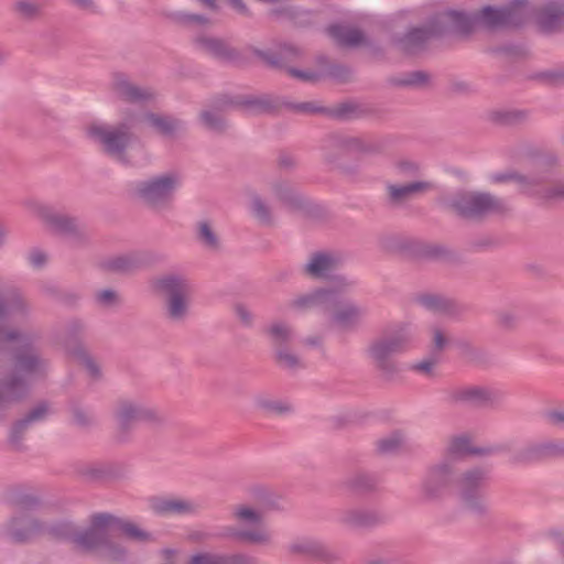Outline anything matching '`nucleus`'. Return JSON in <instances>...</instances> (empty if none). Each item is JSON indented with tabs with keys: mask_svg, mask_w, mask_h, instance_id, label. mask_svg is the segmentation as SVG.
Listing matches in <instances>:
<instances>
[{
	"mask_svg": "<svg viewBox=\"0 0 564 564\" xmlns=\"http://www.w3.org/2000/svg\"><path fill=\"white\" fill-rule=\"evenodd\" d=\"M253 497L257 506L240 503L232 509L231 517L242 529L236 536L251 544H267L271 535L265 529L263 521L268 511L279 508V497L267 488H254Z\"/></svg>",
	"mask_w": 564,
	"mask_h": 564,
	"instance_id": "7ed1b4c3",
	"label": "nucleus"
},
{
	"mask_svg": "<svg viewBox=\"0 0 564 564\" xmlns=\"http://www.w3.org/2000/svg\"><path fill=\"white\" fill-rule=\"evenodd\" d=\"M447 18L453 31L459 35H469L478 28V14L470 17L464 12L448 11Z\"/></svg>",
	"mask_w": 564,
	"mask_h": 564,
	"instance_id": "c85d7f7f",
	"label": "nucleus"
},
{
	"mask_svg": "<svg viewBox=\"0 0 564 564\" xmlns=\"http://www.w3.org/2000/svg\"><path fill=\"white\" fill-rule=\"evenodd\" d=\"M330 311L333 312L332 322L343 329L354 328L360 323L365 315V308L351 301H345L338 304H336L335 301Z\"/></svg>",
	"mask_w": 564,
	"mask_h": 564,
	"instance_id": "4be33fe9",
	"label": "nucleus"
},
{
	"mask_svg": "<svg viewBox=\"0 0 564 564\" xmlns=\"http://www.w3.org/2000/svg\"><path fill=\"white\" fill-rule=\"evenodd\" d=\"M399 169L410 174H415L419 171V166L415 163L402 162L399 164Z\"/></svg>",
	"mask_w": 564,
	"mask_h": 564,
	"instance_id": "774afa93",
	"label": "nucleus"
},
{
	"mask_svg": "<svg viewBox=\"0 0 564 564\" xmlns=\"http://www.w3.org/2000/svg\"><path fill=\"white\" fill-rule=\"evenodd\" d=\"M426 80V75L423 73H413L409 79H406L404 83L408 85H417L421 83H424Z\"/></svg>",
	"mask_w": 564,
	"mask_h": 564,
	"instance_id": "338daca9",
	"label": "nucleus"
},
{
	"mask_svg": "<svg viewBox=\"0 0 564 564\" xmlns=\"http://www.w3.org/2000/svg\"><path fill=\"white\" fill-rule=\"evenodd\" d=\"M74 419L79 425H88L93 421L91 415L82 410H76L74 412Z\"/></svg>",
	"mask_w": 564,
	"mask_h": 564,
	"instance_id": "e2e57ef3",
	"label": "nucleus"
},
{
	"mask_svg": "<svg viewBox=\"0 0 564 564\" xmlns=\"http://www.w3.org/2000/svg\"><path fill=\"white\" fill-rule=\"evenodd\" d=\"M446 399L453 404L488 405L498 403L499 394L486 387L465 386L449 389Z\"/></svg>",
	"mask_w": 564,
	"mask_h": 564,
	"instance_id": "2eb2a0df",
	"label": "nucleus"
},
{
	"mask_svg": "<svg viewBox=\"0 0 564 564\" xmlns=\"http://www.w3.org/2000/svg\"><path fill=\"white\" fill-rule=\"evenodd\" d=\"M432 187V183L417 180L408 184H388L387 191L391 203L403 204L409 199L429 192Z\"/></svg>",
	"mask_w": 564,
	"mask_h": 564,
	"instance_id": "5701e85b",
	"label": "nucleus"
},
{
	"mask_svg": "<svg viewBox=\"0 0 564 564\" xmlns=\"http://www.w3.org/2000/svg\"><path fill=\"white\" fill-rule=\"evenodd\" d=\"M47 0H15L13 11L15 14L26 21H33L41 17Z\"/></svg>",
	"mask_w": 564,
	"mask_h": 564,
	"instance_id": "c756f323",
	"label": "nucleus"
},
{
	"mask_svg": "<svg viewBox=\"0 0 564 564\" xmlns=\"http://www.w3.org/2000/svg\"><path fill=\"white\" fill-rule=\"evenodd\" d=\"M429 37H430V32H427L426 30H422V29L413 30L403 40L404 47L406 50H411L416 43L424 42Z\"/></svg>",
	"mask_w": 564,
	"mask_h": 564,
	"instance_id": "3c124183",
	"label": "nucleus"
},
{
	"mask_svg": "<svg viewBox=\"0 0 564 564\" xmlns=\"http://www.w3.org/2000/svg\"><path fill=\"white\" fill-rule=\"evenodd\" d=\"M431 336H432V344H433L434 350H436V351L444 350L448 343V340H447L448 337H447L446 332L438 326H434L431 329Z\"/></svg>",
	"mask_w": 564,
	"mask_h": 564,
	"instance_id": "8fccbe9b",
	"label": "nucleus"
},
{
	"mask_svg": "<svg viewBox=\"0 0 564 564\" xmlns=\"http://www.w3.org/2000/svg\"><path fill=\"white\" fill-rule=\"evenodd\" d=\"M300 55L301 50L290 44L283 45L280 50V57L282 61L292 59L294 57H299Z\"/></svg>",
	"mask_w": 564,
	"mask_h": 564,
	"instance_id": "13d9d810",
	"label": "nucleus"
},
{
	"mask_svg": "<svg viewBox=\"0 0 564 564\" xmlns=\"http://www.w3.org/2000/svg\"><path fill=\"white\" fill-rule=\"evenodd\" d=\"M83 366L86 368V370L93 377L99 376V367L98 365L87 355L80 356Z\"/></svg>",
	"mask_w": 564,
	"mask_h": 564,
	"instance_id": "052dcab7",
	"label": "nucleus"
},
{
	"mask_svg": "<svg viewBox=\"0 0 564 564\" xmlns=\"http://www.w3.org/2000/svg\"><path fill=\"white\" fill-rule=\"evenodd\" d=\"M412 338L411 330L402 326L392 336L373 339L367 348V355L384 377H392L399 368L391 357L406 350Z\"/></svg>",
	"mask_w": 564,
	"mask_h": 564,
	"instance_id": "0eeeda50",
	"label": "nucleus"
},
{
	"mask_svg": "<svg viewBox=\"0 0 564 564\" xmlns=\"http://www.w3.org/2000/svg\"><path fill=\"white\" fill-rule=\"evenodd\" d=\"M50 409L46 403H40L32 409L24 417L19 420L13 427L11 440L13 443L18 442V434L21 433L28 425L42 421L48 414Z\"/></svg>",
	"mask_w": 564,
	"mask_h": 564,
	"instance_id": "2f4dec72",
	"label": "nucleus"
},
{
	"mask_svg": "<svg viewBox=\"0 0 564 564\" xmlns=\"http://www.w3.org/2000/svg\"><path fill=\"white\" fill-rule=\"evenodd\" d=\"M436 361L433 359H423L421 361L414 362L411 365L410 369L415 372H420L423 375H426L429 377H432L434 373Z\"/></svg>",
	"mask_w": 564,
	"mask_h": 564,
	"instance_id": "864d4df0",
	"label": "nucleus"
},
{
	"mask_svg": "<svg viewBox=\"0 0 564 564\" xmlns=\"http://www.w3.org/2000/svg\"><path fill=\"white\" fill-rule=\"evenodd\" d=\"M50 533L58 539H66L70 536L72 528L68 523H61L56 527H53L50 530Z\"/></svg>",
	"mask_w": 564,
	"mask_h": 564,
	"instance_id": "4d7b16f0",
	"label": "nucleus"
},
{
	"mask_svg": "<svg viewBox=\"0 0 564 564\" xmlns=\"http://www.w3.org/2000/svg\"><path fill=\"white\" fill-rule=\"evenodd\" d=\"M264 334L276 348L286 346L294 338L293 327L282 319L270 322L264 327Z\"/></svg>",
	"mask_w": 564,
	"mask_h": 564,
	"instance_id": "bb28decb",
	"label": "nucleus"
},
{
	"mask_svg": "<svg viewBox=\"0 0 564 564\" xmlns=\"http://www.w3.org/2000/svg\"><path fill=\"white\" fill-rule=\"evenodd\" d=\"M323 150L326 159L332 160L334 151L341 152L345 150H356L360 152H370L372 151V148L357 138L332 137L325 142Z\"/></svg>",
	"mask_w": 564,
	"mask_h": 564,
	"instance_id": "a878e982",
	"label": "nucleus"
},
{
	"mask_svg": "<svg viewBox=\"0 0 564 564\" xmlns=\"http://www.w3.org/2000/svg\"><path fill=\"white\" fill-rule=\"evenodd\" d=\"M343 262L339 253L329 250H318L310 254L304 263L303 272L313 279H326Z\"/></svg>",
	"mask_w": 564,
	"mask_h": 564,
	"instance_id": "f3484780",
	"label": "nucleus"
},
{
	"mask_svg": "<svg viewBox=\"0 0 564 564\" xmlns=\"http://www.w3.org/2000/svg\"><path fill=\"white\" fill-rule=\"evenodd\" d=\"M196 46L204 53L226 63H239L241 54L225 40L209 35H200L195 40Z\"/></svg>",
	"mask_w": 564,
	"mask_h": 564,
	"instance_id": "a211bd4d",
	"label": "nucleus"
},
{
	"mask_svg": "<svg viewBox=\"0 0 564 564\" xmlns=\"http://www.w3.org/2000/svg\"><path fill=\"white\" fill-rule=\"evenodd\" d=\"M94 300L101 308H112L120 303V294L115 289H101L95 292Z\"/></svg>",
	"mask_w": 564,
	"mask_h": 564,
	"instance_id": "ea45409f",
	"label": "nucleus"
},
{
	"mask_svg": "<svg viewBox=\"0 0 564 564\" xmlns=\"http://www.w3.org/2000/svg\"><path fill=\"white\" fill-rule=\"evenodd\" d=\"M199 118L203 126L213 132H221L226 128L225 120L217 111L204 110L200 112Z\"/></svg>",
	"mask_w": 564,
	"mask_h": 564,
	"instance_id": "79ce46f5",
	"label": "nucleus"
},
{
	"mask_svg": "<svg viewBox=\"0 0 564 564\" xmlns=\"http://www.w3.org/2000/svg\"><path fill=\"white\" fill-rule=\"evenodd\" d=\"M250 209L253 216L262 224L269 225L272 221L269 207L258 195H253L250 199Z\"/></svg>",
	"mask_w": 564,
	"mask_h": 564,
	"instance_id": "37998d69",
	"label": "nucleus"
},
{
	"mask_svg": "<svg viewBox=\"0 0 564 564\" xmlns=\"http://www.w3.org/2000/svg\"><path fill=\"white\" fill-rule=\"evenodd\" d=\"M289 74L295 78H299L303 82H316L319 78V75L315 72H304V70H297L295 68H289Z\"/></svg>",
	"mask_w": 564,
	"mask_h": 564,
	"instance_id": "5fc2aeb1",
	"label": "nucleus"
},
{
	"mask_svg": "<svg viewBox=\"0 0 564 564\" xmlns=\"http://www.w3.org/2000/svg\"><path fill=\"white\" fill-rule=\"evenodd\" d=\"M46 259H47L46 254L44 252H42V251H33L30 254L31 263L34 267L43 265L46 262Z\"/></svg>",
	"mask_w": 564,
	"mask_h": 564,
	"instance_id": "0e129e2a",
	"label": "nucleus"
},
{
	"mask_svg": "<svg viewBox=\"0 0 564 564\" xmlns=\"http://www.w3.org/2000/svg\"><path fill=\"white\" fill-rule=\"evenodd\" d=\"M487 476L486 468L474 467L465 470L457 480V492L462 503L468 511L478 516L488 512V503L482 492Z\"/></svg>",
	"mask_w": 564,
	"mask_h": 564,
	"instance_id": "9b49d317",
	"label": "nucleus"
},
{
	"mask_svg": "<svg viewBox=\"0 0 564 564\" xmlns=\"http://www.w3.org/2000/svg\"><path fill=\"white\" fill-rule=\"evenodd\" d=\"M420 302L424 307L435 313H449L455 308V303L451 299L441 294L423 295L421 296Z\"/></svg>",
	"mask_w": 564,
	"mask_h": 564,
	"instance_id": "c9c22d12",
	"label": "nucleus"
},
{
	"mask_svg": "<svg viewBox=\"0 0 564 564\" xmlns=\"http://www.w3.org/2000/svg\"><path fill=\"white\" fill-rule=\"evenodd\" d=\"M405 442V437L400 432H394L378 442V447L382 453H392L400 449Z\"/></svg>",
	"mask_w": 564,
	"mask_h": 564,
	"instance_id": "c03bdc74",
	"label": "nucleus"
},
{
	"mask_svg": "<svg viewBox=\"0 0 564 564\" xmlns=\"http://www.w3.org/2000/svg\"><path fill=\"white\" fill-rule=\"evenodd\" d=\"M134 122L135 118L129 116L122 122L115 126L91 123L87 127L86 134L107 155L120 162H127V149L133 137L132 127Z\"/></svg>",
	"mask_w": 564,
	"mask_h": 564,
	"instance_id": "39448f33",
	"label": "nucleus"
},
{
	"mask_svg": "<svg viewBox=\"0 0 564 564\" xmlns=\"http://www.w3.org/2000/svg\"><path fill=\"white\" fill-rule=\"evenodd\" d=\"M454 476V467L447 462L431 465L420 482L419 498L427 503L444 500L449 492Z\"/></svg>",
	"mask_w": 564,
	"mask_h": 564,
	"instance_id": "f8f14e48",
	"label": "nucleus"
},
{
	"mask_svg": "<svg viewBox=\"0 0 564 564\" xmlns=\"http://www.w3.org/2000/svg\"><path fill=\"white\" fill-rule=\"evenodd\" d=\"M126 550L120 545L111 543L110 539H108L107 544L104 546L101 551V555L110 561H121L126 557Z\"/></svg>",
	"mask_w": 564,
	"mask_h": 564,
	"instance_id": "de8ad7c7",
	"label": "nucleus"
},
{
	"mask_svg": "<svg viewBox=\"0 0 564 564\" xmlns=\"http://www.w3.org/2000/svg\"><path fill=\"white\" fill-rule=\"evenodd\" d=\"M234 312L241 325L246 327H251L253 325V314L245 304H236Z\"/></svg>",
	"mask_w": 564,
	"mask_h": 564,
	"instance_id": "603ef678",
	"label": "nucleus"
},
{
	"mask_svg": "<svg viewBox=\"0 0 564 564\" xmlns=\"http://www.w3.org/2000/svg\"><path fill=\"white\" fill-rule=\"evenodd\" d=\"M140 423L151 429H163L167 425L169 419L159 408L143 403Z\"/></svg>",
	"mask_w": 564,
	"mask_h": 564,
	"instance_id": "473e14b6",
	"label": "nucleus"
},
{
	"mask_svg": "<svg viewBox=\"0 0 564 564\" xmlns=\"http://www.w3.org/2000/svg\"><path fill=\"white\" fill-rule=\"evenodd\" d=\"M143 120L147 121L153 128H155L164 137L174 135L177 129L176 121L155 113H145Z\"/></svg>",
	"mask_w": 564,
	"mask_h": 564,
	"instance_id": "58836bf2",
	"label": "nucleus"
},
{
	"mask_svg": "<svg viewBox=\"0 0 564 564\" xmlns=\"http://www.w3.org/2000/svg\"><path fill=\"white\" fill-rule=\"evenodd\" d=\"M443 205L464 218H477L507 210L506 203L490 193L465 189L444 197Z\"/></svg>",
	"mask_w": 564,
	"mask_h": 564,
	"instance_id": "423d86ee",
	"label": "nucleus"
},
{
	"mask_svg": "<svg viewBox=\"0 0 564 564\" xmlns=\"http://www.w3.org/2000/svg\"><path fill=\"white\" fill-rule=\"evenodd\" d=\"M181 182L180 172L167 171L137 183L134 195L149 207L160 209L172 200Z\"/></svg>",
	"mask_w": 564,
	"mask_h": 564,
	"instance_id": "9d476101",
	"label": "nucleus"
},
{
	"mask_svg": "<svg viewBox=\"0 0 564 564\" xmlns=\"http://www.w3.org/2000/svg\"><path fill=\"white\" fill-rule=\"evenodd\" d=\"M550 536L554 540V542L557 544L560 551L564 554V533L561 531H551Z\"/></svg>",
	"mask_w": 564,
	"mask_h": 564,
	"instance_id": "69168bd1",
	"label": "nucleus"
},
{
	"mask_svg": "<svg viewBox=\"0 0 564 564\" xmlns=\"http://www.w3.org/2000/svg\"><path fill=\"white\" fill-rule=\"evenodd\" d=\"M102 268L112 272H126L132 268V261L124 256L113 257L102 261Z\"/></svg>",
	"mask_w": 564,
	"mask_h": 564,
	"instance_id": "a18cd8bd",
	"label": "nucleus"
},
{
	"mask_svg": "<svg viewBox=\"0 0 564 564\" xmlns=\"http://www.w3.org/2000/svg\"><path fill=\"white\" fill-rule=\"evenodd\" d=\"M513 18L514 8L497 9L485 7L478 14V28L496 29L517 24Z\"/></svg>",
	"mask_w": 564,
	"mask_h": 564,
	"instance_id": "393cba45",
	"label": "nucleus"
},
{
	"mask_svg": "<svg viewBox=\"0 0 564 564\" xmlns=\"http://www.w3.org/2000/svg\"><path fill=\"white\" fill-rule=\"evenodd\" d=\"M14 307L0 305V346L18 340L22 347L26 348L25 352L17 357L12 377L0 387V403L18 400L26 391L31 378L44 368V362L30 346L29 338L32 337L28 334L15 333L7 328V319L14 318Z\"/></svg>",
	"mask_w": 564,
	"mask_h": 564,
	"instance_id": "f257e3e1",
	"label": "nucleus"
},
{
	"mask_svg": "<svg viewBox=\"0 0 564 564\" xmlns=\"http://www.w3.org/2000/svg\"><path fill=\"white\" fill-rule=\"evenodd\" d=\"M274 360L280 368L288 371H295L303 367L301 358L288 346L276 348Z\"/></svg>",
	"mask_w": 564,
	"mask_h": 564,
	"instance_id": "f704fd0d",
	"label": "nucleus"
},
{
	"mask_svg": "<svg viewBox=\"0 0 564 564\" xmlns=\"http://www.w3.org/2000/svg\"><path fill=\"white\" fill-rule=\"evenodd\" d=\"M196 239L206 250L216 252L220 250V239L208 220H200L196 225Z\"/></svg>",
	"mask_w": 564,
	"mask_h": 564,
	"instance_id": "cd10ccee",
	"label": "nucleus"
},
{
	"mask_svg": "<svg viewBox=\"0 0 564 564\" xmlns=\"http://www.w3.org/2000/svg\"><path fill=\"white\" fill-rule=\"evenodd\" d=\"M547 420L552 425L564 430V411L555 410L549 412Z\"/></svg>",
	"mask_w": 564,
	"mask_h": 564,
	"instance_id": "bf43d9fd",
	"label": "nucleus"
},
{
	"mask_svg": "<svg viewBox=\"0 0 564 564\" xmlns=\"http://www.w3.org/2000/svg\"><path fill=\"white\" fill-rule=\"evenodd\" d=\"M151 288L163 299L167 321L182 324L189 317L193 288L187 278L176 273L163 274L152 280Z\"/></svg>",
	"mask_w": 564,
	"mask_h": 564,
	"instance_id": "20e7f679",
	"label": "nucleus"
},
{
	"mask_svg": "<svg viewBox=\"0 0 564 564\" xmlns=\"http://www.w3.org/2000/svg\"><path fill=\"white\" fill-rule=\"evenodd\" d=\"M533 449L540 457H564V441L544 442Z\"/></svg>",
	"mask_w": 564,
	"mask_h": 564,
	"instance_id": "a19ab883",
	"label": "nucleus"
},
{
	"mask_svg": "<svg viewBox=\"0 0 564 564\" xmlns=\"http://www.w3.org/2000/svg\"><path fill=\"white\" fill-rule=\"evenodd\" d=\"M490 181L492 183L513 182L521 194L541 202L564 200V181L558 180L554 171L547 169L543 162L536 163L529 173L514 170L494 173L490 175Z\"/></svg>",
	"mask_w": 564,
	"mask_h": 564,
	"instance_id": "f03ea898",
	"label": "nucleus"
},
{
	"mask_svg": "<svg viewBox=\"0 0 564 564\" xmlns=\"http://www.w3.org/2000/svg\"><path fill=\"white\" fill-rule=\"evenodd\" d=\"M288 550L293 555L311 557L324 564H333L339 560L334 551L313 538H299L288 545Z\"/></svg>",
	"mask_w": 564,
	"mask_h": 564,
	"instance_id": "dca6fc26",
	"label": "nucleus"
},
{
	"mask_svg": "<svg viewBox=\"0 0 564 564\" xmlns=\"http://www.w3.org/2000/svg\"><path fill=\"white\" fill-rule=\"evenodd\" d=\"M119 525V520L108 513L91 517L90 525L73 536L75 546L83 551L100 550L107 544L110 532Z\"/></svg>",
	"mask_w": 564,
	"mask_h": 564,
	"instance_id": "ddd939ff",
	"label": "nucleus"
},
{
	"mask_svg": "<svg viewBox=\"0 0 564 564\" xmlns=\"http://www.w3.org/2000/svg\"><path fill=\"white\" fill-rule=\"evenodd\" d=\"M560 20H564V2L560 0L550 1L541 12V28L551 31Z\"/></svg>",
	"mask_w": 564,
	"mask_h": 564,
	"instance_id": "7c9ffc66",
	"label": "nucleus"
},
{
	"mask_svg": "<svg viewBox=\"0 0 564 564\" xmlns=\"http://www.w3.org/2000/svg\"><path fill=\"white\" fill-rule=\"evenodd\" d=\"M26 212L37 218L43 226L55 235L69 238H83L85 226L74 216L56 210L43 202L29 198L23 202Z\"/></svg>",
	"mask_w": 564,
	"mask_h": 564,
	"instance_id": "6e6552de",
	"label": "nucleus"
},
{
	"mask_svg": "<svg viewBox=\"0 0 564 564\" xmlns=\"http://www.w3.org/2000/svg\"><path fill=\"white\" fill-rule=\"evenodd\" d=\"M143 403L133 400H119L113 408V417L118 426L127 431L134 423H140Z\"/></svg>",
	"mask_w": 564,
	"mask_h": 564,
	"instance_id": "b1692460",
	"label": "nucleus"
},
{
	"mask_svg": "<svg viewBox=\"0 0 564 564\" xmlns=\"http://www.w3.org/2000/svg\"><path fill=\"white\" fill-rule=\"evenodd\" d=\"M338 520L341 524L354 528H371L382 521V517L376 510L358 507L344 508L338 513Z\"/></svg>",
	"mask_w": 564,
	"mask_h": 564,
	"instance_id": "412c9836",
	"label": "nucleus"
},
{
	"mask_svg": "<svg viewBox=\"0 0 564 564\" xmlns=\"http://www.w3.org/2000/svg\"><path fill=\"white\" fill-rule=\"evenodd\" d=\"M446 453L449 456H463L466 454H479L481 451L476 449L471 445V441L467 435L454 436L449 440Z\"/></svg>",
	"mask_w": 564,
	"mask_h": 564,
	"instance_id": "e433bc0d",
	"label": "nucleus"
},
{
	"mask_svg": "<svg viewBox=\"0 0 564 564\" xmlns=\"http://www.w3.org/2000/svg\"><path fill=\"white\" fill-rule=\"evenodd\" d=\"M151 509L159 516H187L196 514L199 511V505L184 498H153Z\"/></svg>",
	"mask_w": 564,
	"mask_h": 564,
	"instance_id": "6ab92c4d",
	"label": "nucleus"
},
{
	"mask_svg": "<svg viewBox=\"0 0 564 564\" xmlns=\"http://www.w3.org/2000/svg\"><path fill=\"white\" fill-rule=\"evenodd\" d=\"M188 564H219L216 557L209 553L194 554Z\"/></svg>",
	"mask_w": 564,
	"mask_h": 564,
	"instance_id": "6e6d98bb",
	"label": "nucleus"
},
{
	"mask_svg": "<svg viewBox=\"0 0 564 564\" xmlns=\"http://www.w3.org/2000/svg\"><path fill=\"white\" fill-rule=\"evenodd\" d=\"M497 321L500 327L506 329H512L518 324V315L509 310H502L497 314Z\"/></svg>",
	"mask_w": 564,
	"mask_h": 564,
	"instance_id": "09e8293b",
	"label": "nucleus"
},
{
	"mask_svg": "<svg viewBox=\"0 0 564 564\" xmlns=\"http://www.w3.org/2000/svg\"><path fill=\"white\" fill-rule=\"evenodd\" d=\"M74 6L90 12H97L98 8L94 0H69Z\"/></svg>",
	"mask_w": 564,
	"mask_h": 564,
	"instance_id": "680f3d73",
	"label": "nucleus"
},
{
	"mask_svg": "<svg viewBox=\"0 0 564 564\" xmlns=\"http://www.w3.org/2000/svg\"><path fill=\"white\" fill-rule=\"evenodd\" d=\"M336 299V291L330 288H319L301 293L293 297L288 306L296 313L308 311L330 312Z\"/></svg>",
	"mask_w": 564,
	"mask_h": 564,
	"instance_id": "4468645a",
	"label": "nucleus"
},
{
	"mask_svg": "<svg viewBox=\"0 0 564 564\" xmlns=\"http://www.w3.org/2000/svg\"><path fill=\"white\" fill-rule=\"evenodd\" d=\"M120 529L127 536H129L133 540H137V541L151 540V534L149 532L142 530L141 528H139L138 525H135L133 523H130V522L122 523L120 525Z\"/></svg>",
	"mask_w": 564,
	"mask_h": 564,
	"instance_id": "49530a36",
	"label": "nucleus"
},
{
	"mask_svg": "<svg viewBox=\"0 0 564 564\" xmlns=\"http://www.w3.org/2000/svg\"><path fill=\"white\" fill-rule=\"evenodd\" d=\"M12 506L15 514L3 524L2 535L11 542H28L42 531L41 523L31 512L32 508L37 506V499L15 498Z\"/></svg>",
	"mask_w": 564,
	"mask_h": 564,
	"instance_id": "1a4fd4ad",
	"label": "nucleus"
},
{
	"mask_svg": "<svg viewBox=\"0 0 564 564\" xmlns=\"http://www.w3.org/2000/svg\"><path fill=\"white\" fill-rule=\"evenodd\" d=\"M254 405L265 412V413H269V414H273V413H284V412H288L290 410V405L281 400H278V399H274V398H271L270 395H267V394H258L254 400Z\"/></svg>",
	"mask_w": 564,
	"mask_h": 564,
	"instance_id": "4c0bfd02",
	"label": "nucleus"
},
{
	"mask_svg": "<svg viewBox=\"0 0 564 564\" xmlns=\"http://www.w3.org/2000/svg\"><path fill=\"white\" fill-rule=\"evenodd\" d=\"M111 88L118 98L130 102L150 100L155 96L151 89L133 84L120 73L113 75Z\"/></svg>",
	"mask_w": 564,
	"mask_h": 564,
	"instance_id": "aec40b11",
	"label": "nucleus"
},
{
	"mask_svg": "<svg viewBox=\"0 0 564 564\" xmlns=\"http://www.w3.org/2000/svg\"><path fill=\"white\" fill-rule=\"evenodd\" d=\"M329 32L339 44L345 46H357L365 40L364 34L356 29H346L339 25H334L330 26Z\"/></svg>",
	"mask_w": 564,
	"mask_h": 564,
	"instance_id": "72a5a7b5",
	"label": "nucleus"
}]
</instances>
